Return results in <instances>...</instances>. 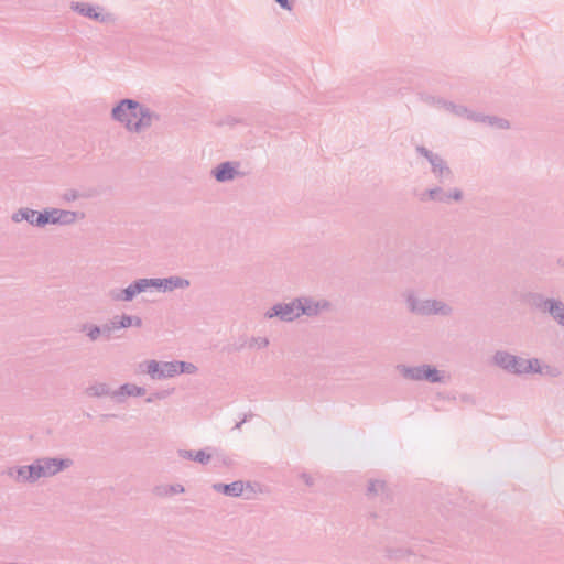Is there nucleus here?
<instances>
[{"label":"nucleus","mask_w":564,"mask_h":564,"mask_svg":"<svg viewBox=\"0 0 564 564\" xmlns=\"http://www.w3.org/2000/svg\"><path fill=\"white\" fill-rule=\"evenodd\" d=\"M474 122L486 123L490 127H496L502 130L510 128V122L507 119L496 116H487L479 112H477V116H475Z\"/></svg>","instance_id":"22"},{"label":"nucleus","mask_w":564,"mask_h":564,"mask_svg":"<svg viewBox=\"0 0 564 564\" xmlns=\"http://www.w3.org/2000/svg\"><path fill=\"white\" fill-rule=\"evenodd\" d=\"M243 424L242 421L238 422L236 425H235V430H240L241 429V425Z\"/></svg>","instance_id":"46"},{"label":"nucleus","mask_w":564,"mask_h":564,"mask_svg":"<svg viewBox=\"0 0 564 564\" xmlns=\"http://www.w3.org/2000/svg\"><path fill=\"white\" fill-rule=\"evenodd\" d=\"M14 471L17 473L18 480H21V481H23V482H26L28 473H26V468H25V466L17 467V468L14 469ZM9 475H10V476H12V475H13V469H10V470H9Z\"/></svg>","instance_id":"37"},{"label":"nucleus","mask_w":564,"mask_h":564,"mask_svg":"<svg viewBox=\"0 0 564 564\" xmlns=\"http://www.w3.org/2000/svg\"><path fill=\"white\" fill-rule=\"evenodd\" d=\"M245 488V484L242 480H236L231 484H221L216 482L213 485V489L216 492H221L228 497H239L242 495Z\"/></svg>","instance_id":"19"},{"label":"nucleus","mask_w":564,"mask_h":564,"mask_svg":"<svg viewBox=\"0 0 564 564\" xmlns=\"http://www.w3.org/2000/svg\"><path fill=\"white\" fill-rule=\"evenodd\" d=\"M78 217L84 218L85 214L59 208H45L40 213L37 219L40 223H43V227L46 225L69 226L73 225Z\"/></svg>","instance_id":"4"},{"label":"nucleus","mask_w":564,"mask_h":564,"mask_svg":"<svg viewBox=\"0 0 564 564\" xmlns=\"http://www.w3.org/2000/svg\"><path fill=\"white\" fill-rule=\"evenodd\" d=\"M177 453H178L180 457H182L184 459L194 460L202 465H207L212 459V454L206 453V451H204V449H200L197 452L189 451V449H180Z\"/></svg>","instance_id":"23"},{"label":"nucleus","mask_w":564,"mask_h":564,"mask_svg":"<svg viewBox=\"0 0 564 564\" xmlns=\"http://www.w3.org/2000/svg\"><path fill=\"white\" fill-rule=\"evenodd\" d=\"M25 468H26V473H28L26 482L33 484V482L37 481L34 462L30 465H26Z\"/></svg>","instance_id":"38"},{"label":"nucleus","mask_w":564,"mask_h":564,"mask_svg":"<svg viewBox=\"0 0 564 564\" xmlns=\"http://www.w3.org/2000/svg\"><path fill=\"white\" fill-rule=\"evenodd\" d=\"M300 316L306 315L308 317L317 316L321 313L328 311L332 306L327 300L315 301L308 296L297 297Z\"/></svg>","instance_id":"14"},{"label":"nucleus","mask_w":564,"mask_h":564,"mask_svg":"<svg viewBox=\"0 0 564 564\" xmlns=\"http://www.w3.org/2000/svg\"><path fill=\"white\" fill-rule=\"evenodd\" d=\"M79 332L85 333L90 341L98 340L101 335V327L96 324L85 323L79 327Z\"/></svg>","instance_id":"28"},{"label":"nucleus","mask_w":564,"mask_h":564,"mask_svg":"<svg viewBox=\"0 0 564 564\" xmlns=\"http://www.w3.org/2000/svg\"><path fill=\"white\" fill-rule=\"evenodd\" d=\"M265 318L278 317L282 322H293L300 317L297 297L289 303H278L264 313Z\"/></svg>","instance_id":"10"},{"label":"nucleus","mask_w":564,"mask_h":564,"mask_svg":"<svg viewBox=\"0 0 564 564\" xmlns=\"http://www.w3.org/2000/svg\"><path fill=\"white\" fill-rule=\"evenodd\" d=\"M133 118L135 120L132 121L130 132L140 133L151 128L154 122L159 121L160 115L138 101V107Z\"/></svg>","instance_id":"9"},{"label":"nucleus","mask_w":564,"mask_h":564,"mask_svg":"<svg viewBox=\"0 0 564 564\" xmlns=\"http://www.w3.org/2000/svg\"><path fill=\"white\" fill-rule=\"evenodd\" d=\"M140 368L154 380H162L175 376V366H173V361L149 360L141 364Z\"/></svg>","instance_id":"11"},{"label":"nucleus","mask_w":564,"mask_h":564,"mask_svg":"<svg viewBox=\"0 0 564 564\" xmlns=\"http://www.w3.org/2000/svg\"><path fill=\"white\" fill-rule=\"evenodd\" d=\"M131 319H133L132 326L141 327L142 326V319L139 316H132Z\"/></svg>","instance_id":"44"},{"label":"nucleus","mask_w":564,"mask_h":564,"mask_svg":"<svg viewBox=\"0 0 564 564\" xmlns=\"http://www.w3.org/2000/svg\"><path fill=\"white\" fill-rule=\"evenodd\" d=\"M415 150L420 155L424 156L429 161L431 172L438 184L445 185L453 182L454 173L447 162L440 154L432 152L424 145H417Z\"/></svg>","instance_id":"3"},{"label":"nucleus","mask_w":564,"mask_h":564,"mask_svg":"<svg viewBox=\"0 0 564 564\" xmlns=\"http://www.w3.org/2000/svg\"><path fill=\"white\" fill-rule=\"evenodd\" d=\"M397 370L404 379L412 381L443 383L448 378L445 371L438 370L435 366L429 364H423L414 367L400 364L397 366Z\"/></svg>","instance_id":"2"},{"label":"nucleus","mask_w":564,"mask_h":564,"mask_svg":"<svg viewBox=\"0 0 564 564\" xmlns=\"http://www.w3.org/2000/svg\"><path fill=\"white\" fill-rule=\"evenodd\" d=\"M41 460L45 470V478L53 477L74 464L70 458L42 457Z\"/></svg>","instance_id":"15"},{"label":"nucleus","mask_w":564,"mask_h":564,"mask_svg":"<svg viewBox=\"0 0 564 564\" xmlns=\"http://www.w3.org/2000/svg\"><path fill=\"white\" fill-rule=\"evenodd\" d=\"M540 370L541 371H538V375L551 378H556L561 375V370L558 369V367L549 364L541 362Z\"/></svg>","instance_id":"30"},{"label":"nucleus","mask_w":564,"mask_h":564,"mask_svg":"<svg viewBox=\"0 0 564 564\" xmlns=\"http://www.w3.org/2000/svg\"><path fill=\"white\" fill-rule=\"evenodd\" d=\"M173 366H175V376L178 373H195L197 371V367L192 362L173 361Z\"/></svg>","instance_id":"29"},{"label":"nucleus","mask_w":564,"mask_h":564,"mask_svg":"<svg viewBox=\"0 0 564 564\" xmlns=\"http://www.w3.org/2000/svg\"><path fill=\"white\" fill-rule=\"evenodd\" d=\"M147 392L145 388L139 387L133 383H124L120 386V388L112 392V398H118L120 395L126 397H142Z\"/></svg>","instance_id":"25"},{"label":"nucleus","mask_w":564,"mask_h":564,"mask_svg":"<svg viewBox=\"0 0 564 564\" xmlns=\"http://www.w3.org/2000/svg\"><path fill=\"white\" fill-rule=\"evenodd\" d=\"M269 345V339L267 337H252L249 341H248V347L249 348H265L268 347Z\"/></svg>","instance_id":"33"},{"label":"nucleus","mask_w":564,"mask_h":564,"mask_svg":"<svg viewBox=\"0 0 564 564\" xmlns=\"http://www.w3.org/2000/svg\"><path fill=\"white\" fill-rule=\"evenodd\" d=\"M560 327L564 324V302L553 297L546 313Z\"/></svg>","instance_id":"21"},{"label":"nucleus","mask_w":564,"mask_h":564,"mask_svg":"<svg viewBox=\"0 0 564 564\" xmlns=\"http://www.w3.org/2000/svg\"><path fill=\"white\" fill-rule=\"evenodd\" d=\"M172 392H173V389H172V390H162V391L154 392V393H152L151 395H149V397L145 399V402H148V403H152V402H154L155 400H162V399H165V398H167Z\"/></svg>","instance_id":"34"},{"label":"nucleus","mask_w":564,"mask_h":564,"mask_svg":"<svg viewBox=\"0 0 564 564\" xmlns=\"http://www.w3.org/2000/svg\"><path fill=\"white\" fill-rule=\"evenodd\" d=\"M405 304L410 313L419 316L437 315L447 317L453 314V307L444 301L435 299H420L413 292L405 295Z\"/></svg>","instance_id":"1"},{"label":"nucleus","mask_w":564,"mask_h":564,"mask_svg":"<svg viewBox=\"0 0 564 564\" xmlns=\"http://www.w3.org/2000/svg\"><path fill=\"white\" fill-rule=\"evenodd\" d=\"M301 479L310 487L314 484L313 478L306 473L301 474Z\"/></svg>","instance_id":"43"},{"label":"nucleus","mask_w":564,"mask_h":564,"mask_svg":"<svg viewBox=\"0 0 564 564\" xmlns=\"http://www.w3.org/2000/svg\"><path fill=\"white\" fill-rule=\"evenodd\" d=\"M246 346H248V340L246 338H240L239 343H235L232 345H229L226 349H227L228 352H235V351H240Z\"/></svg>","instance_id":"36"},{"label":"nucleus","mask_w":564,"mask_h":564,"mask_svg":"<svg viewBox=\"0 0 564 564\" xmlns=\"http://www.w3.org/2000/svg\"><path fill=\"white\" fill-rule=\"evenodd\" d=\"M421 200H432L441 204H449L448 191L443 189L442 186H434L426 189L422 194Z\"/></svg>","instance_id":"20"},{"label":"nucleus","mask_w":564,"mask_h":564,"mask_svg":"<svg viewBox=\"0 0 564 564\" xmlns=\"http://www.w3.org/2000/svg\"><path fill=\"white\" fill-rule=\"evenodd\" d=\"M85 393L90 398H101L111 395L112 392L110 390V387L105 382H96L89 387L86 388Z\"/></svg>","instance_id":"26"},{"label":"nucleus","mask_w":564,"mask_h":564,"mask_svg":"<svg viewBox=\"0 0 564 564\" xmlns=\"http://www.w3.org/2000/svg\"><path fill=\"white\" fill-rule=\"evenodd\" d=\"M70 9L88 19L98 21L100 23L112 24L117 21V17L111 12H105L104 7L91 4L89 2H75L70 3Z\"/></svg>","instance_id":"5"},{"label":"nucleus","mask_w":564,"mask_h":564,"mask_svg":"<svg viewBox=\"0 0 564 564\" xmlns=\"http://www.w3.org/2000/svg\"><path fill=\"white\" fill-rule=\"evenodd\" d=\"M144 279L134 280L124 289H111L108 297L115 302H131L138 294L145 292Z\"/></svg>","instance_id":"12"},{"label":"nucleus","mask_w":564,"mask_h":564,"mask_svg":"<svg viewBox=\"0 0 564 564\" xmlns=\"http://www.w3.org/2000/svg\"><path fill=\"white\" fill-rule=\"evenodd\" d=\"M240 162L238 161H225L214 167L210 174L219 183L230 182L245 176V173L238 170Z\"/></svg>","instance_id":"13"},{"label":"nucleus","mask_w":564,"mask_h":564,"mask_svg":"<svg viewBox=\"0 0 564 564\" xmlns=\"http://www.w3.org/2000/svg\"><path fill=\"white\" fill-rule=\"evenodd\" d=\"M100 327H101V335L107 340L111 339L112 333L118 330V327L116 325L113 317L111 319H109L107 323L100 325Z\"/></svg>","instance_id":"31"},{"label":"nucleus","mask_w":564,"mask_h":564,"mask_svg":"<svg viewBox=\"0 0 564 564\" xmlns=\"http://www.w3.org/2000/svg\"><path fill=\"white\" fill-rule=\"evenodd\" d=\"M366 495L368 498L380 497L381 499H383L389 497L386 482L383 480L378 479L369 480Z\"/></svg>","instance_id":"24"},{"label":"nucleus","mask_w":564,"mask_h":564,"mask_svg":"<svg viewBox=\"0 0 564 564\" xmlns=\"http://www.w3.org/2000/svg\"><path fill=\"white\" fill-rule=\"evenodd\" d=\"M184 491H185L184 487L180 484L171 485V486H169V488L166 490V492H169L171 495L182 494Z\"/></svg>","instance_id":"42"},{"label":"nucleus","mask_w":564,"mask_h":564,"mask_svg":"<svg viewBox=\"0 0 564 564\" xmlns=\"http://www.w3.org/2000/svg\"><path fill=\"white\" fill-rule=\"evenodd\" d=\"M252 416H253V414H252V413L245 414V415H243V417L241 419V421H242L243 423H246V422H247L248 420H250Z\"/></svg>","instance_id":"45"},{"label":"nucleus","mask_w":564,"mask_h":564,"mask_svg":"<svg viewBox=\"0 0 564 564\" xmlns=\"http://www.w3.org/2000/svg\"><path fill=\"white\" fill-rule=\"evenodd\" d=\"M491 361L492 365L508 373L521 376L523 357L513 355L508 350L500 349L495 351Z\"/></svg>","instance_id":"6"},{"label":"nucleus","mask_w":564,"mask_h":564,"mask_svg":"<svg viewBox=\"0 0 564 564\" xmlns=\"http://www.w3.org/2000/svg\"><path fill=\"white\" fill-rule=\"evenodd\" d=\"M78 197L79 194L76 189H67L62 196V198L68 203L76 200Z\"/></svg>","instance_id":"40"},{"label":"nucleus","mask_w":564,"mask_h":564,"mask_svg":"<svg viewBox=\"0 0 564 564\" xmlns=\"http://www.w3.org/2000/svg\"><path fill=\"white\" fill-rule=\"evenodd\" d=\"M144 285L147 291L149 289H156L162 292H172L176 289H187L191 285L189 280L178 275H172L169 278H144Z\"/></svg>","instance_id":"8"},{"label":"nucleus","mask_w":564,"mask_h":564,"mask_svg":"<svg viewBox=\"0 0 564 564\" xmlns=\"http://www.w3.org/2000/svg\"><path fill=\"white\" fill-rule=\"evenodd\" d=\"M40 213L41 212L30 207H21L11 215V220L15 224L25 220L32 226L43 228V223H40L37 219V217H40Z\"/></svg>","instance_id":"17"},{"label":"nucleus","mask_w":564,"mask_h":564,"mask_svg":"<svg viewBox=\"0 0 564 564\" xmlns=\"http://www.w3.org/2000/svg\"><path fill=\"white\" fill-rule=\"evenodd\" d=\"M35 466V473H36V480L40 478H45V470L43 469V464L41 458H37L34 460Z\"/></svg>","instance_id":"41"},{"label":"nucleus","mask_w":564,"mask_h":564,"mask_svg":"<svg viewBox=\"0 0 564 564\" xmlns=\"http://www.w3.org/2000/svg\"><path fill=\"white\" fill-rule=\"evenodd\" d=\"M541 359L539 358H523V365H522V371H521V376H524V375H538V371H541L540 370V366H541Z\"/></svg>","instance_id":"27"},{"label":"nucleus","mask_w":564,"mask_h":564,"mask_svg":"<svg viewBox=\"0 0 564 564\" xmlns=\"http://www.w3.org/2000/svg\"><path fill=\"white\" fill-rule=\"evenodd\" d=\"M434 105L437 107L444 108L446 111L453 113L456 117L466 118L473 122H474L475 116H477V112L468 109L466 106L457 105V104H454L453 101H448V100H445L442 98L435 99Z\"/></svg>","instance_id":"16"},{"label":"nucleus","mask_w":564,"mask_h":564,"mask_svg":"<svg viewBox=\"0 0 564 564\" xmlns=\"http://www.w3.org/2000/svg\"><path fill=\"white\" fill-rule=\"evenodd\" d=\"M387 552H388L389 558H401V557L412 554L410 550H403V549H398V550L389 549Z\"/></svg>","instance_id":"35"},{"label":"nucleus","mask_w":564,"mask_h":564,"mask_svg":"<svg viewBox=\"0 0 564 564\" xmlns=\"http://www.w3.org/2000/svg\"><path fill=\"white\" fill-rule=\"evenodd\" d=\"M448 196H449V203L452 200L460 202L464 197V194H463V191L459 188H452V189H448Z\"/></svg>","instance_id":"39"},{"label":"nucleus","mask_w":564,"mask_h":564,"mask_svg":"<svg viewBox=\"0 0 564 564\" xmlns=\"http://www.w3.org/2000/svg\"><path fill=\"white\" fill-rule=\"evenodd\" d=\"M118 330L121 328H128L132 326L133 319L131 315L122 314L121 316H113Z\"/></svg>","instance_id":"32"},{"label":"nucleus","mask_w":564,"mask_h":564,"mask_svg":"<svg viewBox=\"0 0 564 564\" xmlns=\"http://www.w3.org/2000/svg\"><path fill=\"white\" fill-rule=\"evenodd\" d=\"M523 300L531 308L545 314L553 297H547L541 292H528Z\"/></svg>","instance_id":"18"},{"label":"nucleus","mask_w":564,"mask_h":564,"mask_svg":"<svg viewBox=\"0 0 564 564\" xmlns=\"http://www.w3.org/2000/svg\"><path fill=\"white\" fill-rule=\"evenodd\" d=\"M138 107V101L130 98L121 99L112 109H111V118L123 124V127L130 132L132 121L134 120L133 116L135 115V109Z\"/></svg>","instance_id":"7"}]
</instances>
